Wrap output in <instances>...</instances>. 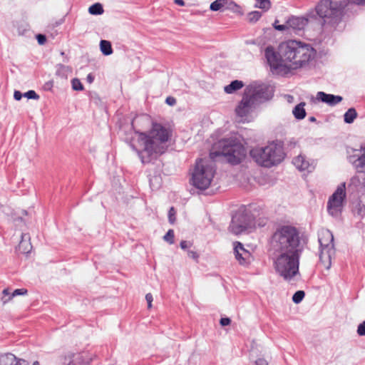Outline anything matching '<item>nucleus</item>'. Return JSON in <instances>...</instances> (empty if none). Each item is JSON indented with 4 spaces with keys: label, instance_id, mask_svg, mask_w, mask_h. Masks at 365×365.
<instances>
[{
    "label": "nucleus",
    "instance_id": "nucleus-1",
    "mask_svg": "<svg viewBox=\"0 0 365 365\" xmlns=\"http://www.w3.org/2000/svg\"><path fill=\"white\" fill-rule=\"evenodd\" d=\"M170 137L169 128L160 123H153L148 132L135 130L129 144L145 164L157 159L166 151L167 143Z\"/></svg>",
    "mask_w": 365,
    "mask_h": 365
},
{
    "label": "nucleus",
    "instance_id": "nucleus-2",
    "mask_svg": "<svg viewBox=\"0 0 365 365\" xmlns=\"http://www.w3.org/2000/svg\"><path fill=\"white\" fill-rule=\"evenodd\" d=\"M305 244V240L297 227L283 225L273 234L269 251L302 254Z\"/></svg>",
    "mask_w": 365,
    "mask_h": 365
},
{
    "label": "nucleus",
    "instance_id": "nucleus-3",
    "mask_svg": "<svg viewBox=\"0 0 365 365\" xmlns=\"http://www.w3.org/2000/svg\"><path fill=\"white\" fill-rule=\"evenodd\" d=\"M280 52L289 69L306 66L315 56V50L309 44L296 40L281 43Z\"/></svg>",
    "mask_w": 365,
    "mask_h": 365
},
{
    "label": "nucleus",
    "instance_id": "nucleus-4",
    "mask_svg": "<svg viewBox=\"0 0 365 365\" xmlns=\"http://www.w3.org/2000/svg\"><path fill=\"white\" fill-rule=\"evenodd\" d=\"M216 150L210 153L212 159L217 156H224L226 160L232 165H237L245 158L246 150L240 140L237 137L223 138L215 145Z\"/></svg>",
    "mask_w": 365,
    "mask_h": 365
},
{
    "label": "nucleus",
    "instance_id": "nucleus-5",
    "mask_svg": "<svg viewBox=\"0 0 365 365\" xmlns=\"http://www.w3.org/2000/svg\"><path fill=\"white\" fill-rule=\"evenodd\" d=\"M273 267L277 274L289 281L299 274L302 254L270 251Z\"/></svg>",
    "mask_w": 365,
    "mask_h": 365
},
{
    "label": "nucleus",
    "instance_id": "nucleus-6",
    "mask_svg": "<svg viewBox=\"0 0 365 365\" xmlns=\"http://www.w3.org/2000/svg\"><path fill=\"white\" fill-rule=\"evenodd\" d=\"M250 155L258 165L265 168L279 164L285 156L281 142L274 141L264 147L252 148Z\"/></svg>",
    "mask_w": 365,
    "mask_h": 365
},
{
    "label": "nucleus",
    "instance_id": "nucleus-7",
    "mask_svg": "<svg viewBox=\"0 0 365 365\" xmlns=\"http://www.w3.org/2000/svg\"><path fill=\"white\" fill-rule=\"evenodd\" d=\"M215 170L207 160L198 159L192 172L191 184L199 190H206L211 184Z\"/></svg>",
    "mask_w": 365,
    "mask_h": 365
},
{
    "label": "nucleus",
    "instance_id": "nucleus-8",
    "mask_svg": "<svg viewBox=\"0 0 365 365\" xmlns=\"http://www.w3.org/2000/svg\"><path fill=\"white\" fill-rule=\"evenodd\" d=\"M319 243V263L325 269H329L331 259L335 255L334 235L328 229H322L318 234Z\"/></svg>",
    "mask_w": 365,
    "mask_h": 365
},
{
    "label": "nucleus",
    "instance_id": "nucleus-9",
    "mask_svg": "<svg viewBox=\"0 0 365 365\" xmlns=\"http://www.w3.org/2000/svg\"><path fill=\"white\" fill-rule=\"evenodd\" d=\"M254 217L246 207H240L232 217L229 229L235 235H240L251 227L253 225Z\"/></svg>",
    "mask_w": 365,
    "mask_h": 365
},
{
    "label": "nucleus",
    "instance_id": "nucleus-10",
    "mask_svg": "<svg viewBox=\"0 0 365 365\" xmlns=\"http://www.w3.org/2000/svg\"><path fill=\"white\" fill-rule=\"evenodd\" d=\"M245 93L258 104L271 99L274 95V88L266 83L254 82L246 87Z\"/></svg>",
    "mask_w": 365,
    "mask_h": 365
},
{
    "label": "nucleus",
    "instance_id": "nucleus-11",
    "mask_svg": "<svg viewBox=\"0 0 365 365\" xmlns=\"http://www.w3.org/2000/svg\"><path fill=\"white\" fill-rule=\"evenodd\" d=\"M345 182L339 185L334 192L329 197L327 202V211L334 217H339L343 210L344 201L346 198Z\"/></svg>",
    "mask_w": 365,
    "mask_h": 365
},
{
    "label": "nucleus",
    "instance_id": "nucleus-12",
    "mask_svg": "<svg viewBox=\"0 0 365 365\" xmlns=\"http://www.w3.org/2000/svg\"><path fill=\"white\" fill-rule=\"evenodd\" d=\"M316 12L320 18L334 19L341 14V7L336 1L322 0L316 6Z\"/></svg>",
    "mask_w": 365,
    "mask_h": 365
},
{
    "label": "nucleus",
    "instance_id": "nucleus-13",
    "mask_svg": "<svg viewBox=\"0 0 365 365\" xmlns=\"http://www.w3.org/2000/svg\"><path fill=\"white\" fill-rule=\"evenodd\" d=\"M257 104L245 93L241 101L235 108V113L241 122H249L251 120V114Z\"/></svg>",
    "mask_w": 365,
    "mask_h": 365
},
{
    "label": "nucleus",
    "instance_id": "nucleus-14",
    "mask_svg": "<svg viewBox=\"0 0 365 365\" xmlns=\"http://www.w3.org/2000/svg\"><path fill=\"white\" fill-rule=\"evenodd\" d=\"M264 56L272 69L282 71L284 68H287V63L280 52V45L278 51H276L272 46H267L264 51Z\"/></svg>",
    "mask_w": 365,
    "mask_h": 365
},
{
    "label": "nucleus",
    "instance_id": "nucleus-15",
    "mask_svg": "<svg viewBox=\"0 0 365 365\" xmlns=\"http://www.w3.org/2000/svg\"><path fill=\"white\" fill-rule=\"evenodd\" d=\"M91 358L86 353H68L63 359V365H86L88 364Z\"/></svg>",
    "mask_w": 365,
    "mask_h": 365
},
{
    "label": "nucleus",
    "instance_id": "nucleus-16",
    "mask_svg": "<svg viewBox=\"0 0 365 365\" xmlns=\"http://www.w3.org/2000/svg\"><path fill=\"white\" fill-rule=\"evenodd\" d=\"M234 252L236 259L241 265H247L250 263L252 258L251 253L246 250L240 242H236Z\"/></svg>",
    "mask_w": 365,
    "mask_h": 365
},
{
    "label": "nucleus",
    "instance_id": "nucleus-17",
    "mask_svg": "<svg viewBox=\"0 0 365 365\" xmlns=\"http://www.w3.org/2000/svg\"><path fill=\"white\" fill-rule=\"evenodd\" d=\"M294 165L300 171H307L308 173L314 170L315 163L314 160H307L305 155H299L292 160Z\"/></svg>",
    "mask_w": 365,
    "mask_h": 365
},
{
    "label": "nucleus",
    "instance_id": "nucleus-18",
    "mask_svg": "<svg viewBox=\"0 0 365 365\" xmlns=\"http://www.w3.org/2000/svg\"><path fill=\"white\" fill-rule=\"evenodd\" d=\"M317 99L330 106H334L339 103L343 98L340 96L329 94L323 91H319L317 93Z\"/></svg>",
    "mask_w": 365,
    "mask_h": 365
},
{
    "label": "nucleus",
    "instance_id": "nucleus-19",
    "mask_svg": "<svg viewBox=\"0 0 365 365\" xmlns=\"http://www.w3.org/2000/svg\"><path fill=\"white\" fill-rule=\"evenodd\" d=\"M308 24V19L302 16H292L287 19L289 29L294 31H301Z\"/></svg>",
    "mask_w": 365,
    "mask_h": 365
},
{
    "label": "nucleus",
    "instance_id": "nucleus-20",
    "mask_svg": "<svg viewBox=\"0 0 365 365\" xmlns=\"http://www.w3.org/2000/svg\"><path fill=\"white\" fill-rule=\"evenodd\" d=\"M348 160L358 173H365V154H362L357 158L356 155H350Z\"/></svg>",
    "mask_w": 365,
    "mask_h": 365
},
{
    "label": "nucleus",
    "instance_id": "nucleus-21",
    "mask_svg": "<svg viewBox=\"0 0 365 365\" xmlns=\"http://www.w3.org/2000/svg\"><path fill=\"white\" fill-rule=\"evenodd\" d=\"M22 360L11 353H6L0 356V365H18Z\"/></svg>",
    "mask_w": 365,
    "mask_h": 365
},
{
    "label": "nucleus",
    "instance_id": "nucleus-22",
    "mask_svg": "<svg viewBox=\"0 0 365 365\" xmlns=\"http://www.w3.org/2000/svg\"><path fill=\"white\" fill-rule=\"evenodd\" d=\"M30 236L29 234L24 233L21 235V240L19 245V250L24 254H28L31 252L32 246L29 242Z\"/></svg>",
    "mask_w": 365,
    "mask_h": 365
},
{
    "label": "nucleus",
    "instance_id": "nucleus-23",
    "mask_svg": "<svg viewBox=\"0 0 365 365\" xmlns=\"http://www.w3.org/2000/svg\"><path fill=\"white\" fill-rule=\"evenodd\" d=\"M349 186L354 187L356 192L364 194L365 192V178L361 180L358 176H354L350 180Z\"/></svg>",
    "mask_w": 365,
    "mask_h": 365
},
{
    "label": "nucleus",
    "instance_id": "nucleus-24",
    "mask_svg": "<svg viewBox=\"0 0 365 365\" xmlns=\"http://www.w3.org/2000/svg\"><path fill=\"white\" fill-rule=\"evenodd\" d=\"M244 86L242 81L235 80L232 81L229 85L225 86L224 91L226 93H233L234 92L241 89Z\"/></svg>",
    "mask_w": 365,
    "mask_h": 365
},
{
    "label": "nucleus",
    "instance_id": "nucleus-25",
    "mask_svg": "<svg viewBox=\"0 0 365 365\" xmlns=\"http://www.w3.org/2000/svg\"><path fill=\"white\" fill-rule=\"evenodd\" d=\"M304 106L305 103H300L294 108L292 113L295 118L298 120H302L305 118L306 111L304 109Z\"/></svg>",
    "mask_w": 365,
    "mask_h": 365
},
{
    "label": "nucleus",
    "instance_id": "nucleus-26",
    "mask_svg": "<svg viewBox=\"0 0 365 365\" xmlns=\"http://www.w3.org/2000/svg\"><path fill=\"white\" fill-rule=\"evenodd\" d=\"M357 117V113L354 108H349L344 113V120L346 123H352Z\"/></svg>",
    "mask_w": 365,
    "mask_h": 365
},
{
    "label": "nucleus",
    "instance_id": "nucleus-27",
    "mask_svg": "<svg viewBox=\"0 0 365 365\" xmlns=\"http://www.w3.org/2000/svg\"><path fill=\"white\" fill-rule=\"evenodd\" d=\"M100 48L101 52L106 56L110 55L113 53L111 43L108 41L101 40L100 42Z\"/></svg>",
    "mask_w": 365,
    "mask_h": 365
},
{
    "label": "nucleus",
    "instance_id": "nucleus-28",
    "mask_svg": "<svg viewBox=\"0 0 365 365\" xmlns=\"http://www.w3.org/2000/svg\"><path fill=\"white\" fill-rule=\"evenodd\" d=\"M88 11L93 15H100L103 13V9L100 3H96L89 7Z\"/></svg>",
    "mask_w": 365,
    "mask_h": 365
},
{
    "label": "nucleus",
    "instance_id": "nucleus-29",
    "mask_svg": "<svg viewBox=\"0 0 365 365\" xmlns=\"http://www.w3.org/2000/svg\"><path fill=\"white\" fill-rule=\"evenodd\" d=\"M56 68V75L61 77H66L67 73L71 71L70 68L63 64H58Z\"/></svg>",
    "mask_w": 365,
    "mask_h": 365
},
{
    "label": "nucleus",
    "instance_id": "nucleus-30",
    "mask_svg": "<svg viewBox=\"0 0 365 365\" xmlns=\"http://www.w3.org/2000/svg\"><path fill=\"white\" fill-rule=\"evenodd\" d=\"M270 5L269 0H256L255 7L267 11L270 8Z\"/></svg>",
    "mask_w": 365,
    "mask_h": 365
},
{
    "label": "nucleus",
    "instance_id": "nucleus-31",
    "mask_svg": "<svg viewBox=\"0 0 365 365\" xmlns=\"http://www.w3.org/2000/svg\"><path fill=\"white\" fill-rule=\"evenodd\" d=\"M262 16V13L259 11H254L252 12H250L247 14V19L251 23H255L257 21L260 17Z\"/></svg>",
    "mask_w": 365,
    "mask_h": 365
},
{
    "label": "nucleus",
    "instance_id": "nucleus-32",
    "mask_svg": "<svg viewBox=\"0 0 365 365\" xmlns=\"http://www.w3.org/2000/svg\"><path fill=\"white\" fill-rule=\"evenodd\" d=\"M354 215H356L360 218L365 215V205L361 203H357L354 210Z\"/></svg>",
    "mask_w": 365,
    "mask_h": 365
},
{
    "label": "nucleus",
    "instance_id": "nucleus-33",
    "mask_svg": "<svg viewBox=\"0 0 365 365\" xmlns=\"http://www.w3.org/2000/svg\"><path fill=\"white\" fill-rule=\"evenodd\" d=\"M304 296H305V293L304 291H302V290L297 291L292 297V301L295 304H299L302 301Z\"/></svg>",
    "mask_w": 365,
    "mask_h": 365
},
{
    "label": "nucleus",
    "instance_id": "nucleus-34",
    "mask_svg": "<svg viewBox=\"0 0 365 365\" xmlns=\"http://www.w3.org/2000/svg\"><path fill=\"white\" fill-rule=\"evenodd\" d=\"M27 293V290L26 289H15L13 293L11 294V296L9 297L7 299H4L2 298L3 302L5 304L8 302L13 297L17 296V295H24Z\"/></svg>",
    "mask_w": 365,
    "mask_h": 365
},
{
    "label": "nucleus",
    "instance_id": "nucleus-35",
    "mask_svg": "<svg viewBox=\"0 0 365 365\" xmlns=\"http://www.w3.org/2000/svg\"><path fill=\"white\" fill-rule=\"evenodd\" d=\"M72 88L75 91H82L83 89V84L78 78H73L71 81Z\"/></svg>",
    "mask_w": 365,
    "mask_h": 365
},
{
    "label": "nucleus",
    "instance_id": "nucleus-36",
    "mask_svg": "<svg viewBox=\"0 0 365 365\" xmlns=\"http://www.w3.org/2000/svg\"><path fill=\"white\" fill-rule=\"evenodd\" d=\"M163 238L169 244H170V245L173 244L174 243V231L173 230H169Z\"/></svg>",
    "mask_w": 365,
    "mask_h": 365
},
{
    "label": "nucleus",
    "instance_id": "nucleus-37",
    "mask_svg": "<svg viewBox=\"0 0 365 365\" xmlns=\"http://www.w3.org/2000/svg\"><path fill=\"white\" fill-rule=\"evenodd\" d=\"M24 96L27 98L28 99L38 100L39 98V96L33 90H30L24 93Z\"/></svg>",
    "mask_w": 365,
    "mask_h": 365
},
{
    "label": "nucleus",
    "instance_id": "nucleus-38",
    "mask_svg": "<svg viewBox=\"0 0 365 365\" xmlns=\"http://www.w3.org/2000/svg\"><path fill=\"white\" fill-rule=\"evenodd\" d=\"M176 211L173 207H171L168 211V220L170 223L173 224L175 222Z\"/></svg>",
    "mask_w": 365,
    "mask_h": 365
},
{
    "label": "nucleus",
    "instance_id": "nucleus-39",
    "mask_svg": "<svg viewBox=\"0 0 365 365\" xmlns=\"http://www.w3.org/2000/svg\"><path fill=\"white\" fill-rule=\"evenodd\" d=\"M150 185L153 188H157L159 187L160 184V179L158 177H154L153 178H150Z\"/></svg>",
    "mask_w": 365,
    "mask_h": 365
},
{
    "label": "nucleus",
    "instance_id": "nucleus-40",
    "mask_svg": "<svg viewBox=\"0 0 365 365\" xmlns=\"http://www.w3.org/2000/svg\"><path fill=\"white\" fill-rule=\"evenodd\" d=\"M278 22H279V21L276 20L274 21V23L273 24V26L274 27V29L276 30H278V31H283L289 29V26L287 25V21H286L285 24H282V25L276 26V24H278Z\"/></svg>",
    "mask_w": 365,
    "mask_h": 365
},
{
    "label": "nucleus",
    "instance_id": "nucleus-41",
    "mask_svg": "<svg viewBox=\"0 0 365 365\" xmlns=\"http://www.w3.org/2000/svg\"><path fill=\"white\" fill-rule=\"evenodd\" d=\"M180 246L181 249L187 252L192 247V243L190 241L182 240L180 242Z\"/></svg>",
    "mask_w": 365,
    "mask_h": 365
},
{
    "label": "nucleus",
    "instance_id": "nucleus-42",
    "mask_svg": "<svg viewBox=\"0 0 365 365\" xmlns=\"http://www.w3.org/2000/svg\"><path fill=\"white\" fill-rule=\"evenodd\" d=\"M220 1L221 0H216V1H213L212 3H211L210 6V10H212L213 11H219L222 8L220 6Z\"/></svg>",
    "mask_w": 365,
    "mask_h": 365
},
{
    "label": "nucleus",
    "instance_id": "nucleus-43",
    "mask_svg": "<svg viewBox=\"0 0 365 365\" xmlns=\"http://www.w3.org/2000/svg\"><path fill=\"white\" fill-rule=\"evenodd\" d=\"M187 256L189 257H190L192 259H194L196 262H197L198 258H199V255H198V253L196 251L190 250H187Z\"/></svg>",
    "mask_w": 365,
    "mask_h": 365
},
{
    "label": "nucleus",
    "instance_id": "nucleus-44",
    "mask_svg": "<svg viewBox=\"0 0 365 365\" xmlns=\"http://www.w3.org/2000/svg\"><path fill=\"white\" fill-rule=\"evenodd\" d=\"M357 334L359 336H365V321L358 326Z\"/></svg>",
    "mask_w": 365,
    "mask_h": 365
},
{
    "label": "nucleus",
    "instance_id": "nucleus-45",
    "mask_svg": "<svg viewBox=\"0 0 365 365\" xmlns=\"http://www.w3.org/2000/svg\"><path fill=\"white\" fill-rule=\"evenodd\" d=\"M36 39L40 45L44 44L46 41V36L43 34H38L36 36Z\"/></svg>",
    "mask_w": 365,
    "mask_h": 365
},
{
    "label": "nucleus",
    "instance_id": "nucleus-46",
    "mask_svg": "<svg viewBox=\"0 0 365 365\" xmlns=\"http://www.w3.org/2000/svg\"><path fill=\"white\" fill-rule=\"evenodd\" d=\"M145 299L148 302V309H150L152 307V302L153 300V295L150 293H148L145 295Z\"/></svg>",
    "mask_w": 365,
    "mask_h": 365
},
{
    "label": "nucleus",
    "instance_id": "nucleus-47",
    "mask_svg": "<svg viewBox=\"0 0 365 365\" xmlns=\"http://www.w3.org/2000/svg\"><path fill=\"white\" fill-rule=\"evenodd\" d=\"M165 102L169 106H174L176 104V99L174 97L168 96L166 98Z\"/></svg>",
    "mask_w": 365,
    "mask_h": 365
},
{
    "label": "nucleus",
    "instance_id": "nucleus-48",
    "mask_svg": "<svg viewBox=\"0 0 365 365\" xmlns=\"http://www.w3.org/2000/svg\"><path fill=\"white\" fill-rule=\"evenodd\" d=\"M220 323L222 327H225L229 325L231 323V320L227 317L221 318Z\"/></svg>",
    "mask_w": 365,
    "mask_h": 365
},
{
    "label": "nucleus",
    "instance_id": "nucleus-49",
    "mask_svg": "<svg viewBox=\"0 0 365 365\" xmlns=\"http://www.w3.org/2000/svg\"><path fill=\"white\" fill-rule=\"evenodd\" d=\"M22 96H24V94H22L20 91H14V98L15 100L20 101L21 99Z\"/></svg>",
    "mask_w": 365,
    "mask_h": 365
},
{
    "label": "nucleus",
    "instance_id": "nucleus-50",
    "mask_svg": "<svg viewBox=\"0 0 365 365\" xmlns=\"http://www.w3.org/2000/svg\"><path fill=\"white\" fill-rule=\"evenodd\" d=\"M255 365H268V363L265 359L259 358L255 361Z\"/></svg>",
    "mask_w": 365,
    "mask_h": 365
},
{
    "label": "nucleus",
    "instance_id": "nucleus-51",
    "mask_svg": "<svg viewBox=\"0 0 365 365\" xmlns=\"http://www.w3.org/2000/svg\"><path fill=\"white\" fill-rule=\"evenodd\" d=\"M18 365H29V363L27 361L23 359ZM32 365H40V364L38 361H36L33 363Z\"/></svg>",
    "mask_w": 365,
    "mask_h": 365
},
{
    "label": "nucleus",
    "instance_id": "nucleus-52",
    "mask_svg": "<svg viewBox=\"0 0 365 365\" xmlns=\"http://www.w3.org/2000/svg\"><path fill=\"white\" fill-rule=\"evenodd\" d=\"M2 294H4V297L2 298H4V299H5V297L6 296H9L10 295V292H9V290L8 289H4L2 292Z\"/></svg>",
    "mask_w": 365,
    "mask_h": 365
},
{
    "label": "nucleus",
    "instance_id": "nucleus-53",
    "mask_svg": "<svg viewBox=\"0 0 365 365\" xmlns=\"http://www.w3.org/2000/svg\"><path fill=\"white\" fill-rule=\"evenodd\" d=\"M94 80V78L93 76H92L91 73H89L88 76H87V81L90 83H91Z\"/></svg>",
    "mask_w": 365,
    "mask_h": 365
},
{
    "label": "nucleus",
    "instance_id": "nucleus-54",
    "mask_svg": "<svg viewBox=\"0 0 365 365\" xmlns=\"http://www.w3.org/2000/svg\"><path fill=\"white\" fill-rule=\"evenodd\" d=\"M174 2L179 6H184L185 2L183 0H174Z\"/></svg>",
    "mask_w": 365,
    "mask_h": 365
},
{
    "label": "nucleus",
    "instance_id": "nucleus-55",
    "mask_svg": "<svg viewBox=\"0 0 365 365\" xmlns=\"http://www.w3.org/2000/svg\"><path fill=\"white\" fill-rule=\"evenodd\" d=\"M357 4H365V0H355Z\"/></svg>",
    "mask_w": 365,
    "mask_h": 365
},
{
    "label": "nucleus",
    "instance_id": "nucleus-56",
    "mask_svg": "<svg viewBox=\"0 0 365 365\" xmlns=\"http://www.w3.org/2000/svg\"><path fill=\"white\" fill-rule=\"evenodd\" d=\"M226 3H227V1H225V0H221V1H220V6L222 8V7L225 5V4H226Z\"/></svg>",
    "mask_w": 365,
    "mask_h": 365
},
{
    "label": "nucleus",
    "instance_id": "nucleus-57",
    "mask_svg": "<svg viewBox=\"0 0 365 365\" xmlns=\"http://www.w3.org/2000/svg\"><path fill=\"white\" fill-rule=\"evenodd\" d=\"M138 122V119H134L132 122V127L135 128V125Z\"/></svg>",
    "mask_w": 365,
    "mask_h": 365
},
{
    "label": "nucleus",
    "instance_id": "nucleus-58",
    "mask_svg": "<svg viewBox=\"0 0 365 365\" xmlns=\"http://www.w3.org/2000/svg\"><path fill=\"white\" fill-rule=\"evenodd\" d=\"M361 151L365 152V144H362L360 147Z\"/></svg>",
    "mask_w": 365,
    "mask_h": 365
},
{
    "label": "nucleus",
    "instance_id": "nucleus-59",
    "mask_svg": "<svg viewBox=\"0 0 365 365\" xmlns=\"http://www.w3.org/2000/svg\"><path fill=\"white\" fill-rule=\"evenodd\" d=\"M309 120L312 121V122H314L316 120V118L314 117H310L309 118Z\"/></svg>",
    "mask_w": 365,
    "mask_h": 365
},
{
    "label": "nucleus",
    "instance_id": "nucleus-60",
    "mask_svg": "<svg viewBox=\"0 0 365 365\" xmlns=\"http://www.w3.org/2000/svg\"><path fill=\"white\" fill-rule=\"evenodd\" d=\"M230 5H232L235 7H237V5L235 3H234L233 1L230 2Z\"/></svg>",
    "mask_w": 365,
    "mask_h": 365
}]
</instances>
